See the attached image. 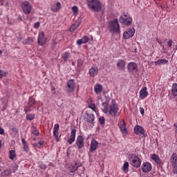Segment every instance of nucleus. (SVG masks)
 I'll list each match as a JSON object with an SVG mask.
<instances>
[{"label":"nucleus","mask_w":177,"mask_h":177,"mask_svg":"<svg viewBox=\"0 0 177 177\" xmlns=\"http://www.w3.org/2000/svg\"><path fill=\"white\" fill-rule=\"evenodd\" d=\"M106 101L102 102V111L104 114H109L111 117H118L120 114L118 113V111L120 109H118V105L117 104V102H115V100H112L111 103H110V97H106Z\"/></svg>","instance_id":"nucleus-1"},{"label":"nucleus","mask_w":177,"mask_h":177,"mask_svg":"<svg viewBox=\"0 0 177 177\" xmlns=\"http://www.w3.org/2000/svg\"><path fill=\"white\" fill-rule=\"evenodd\" d=\"M88 6L93 12H102L103 10V4L99 0H88Z\"/></svg>","instance_id":"nucleus-2"},{"label":"nucleus","mask_w":177,"mask_h":177,"mask_svg":"<svg viewBox=\"0 0 177 177\" xmlns=\"http://www.w3.org/2000/svg\"><path fill=\"white\" fill-rule=\"evenodd\" d=\"M128 160L130 165L133 167V168H140V167L142 165V160L140 158H139V157H138V155L135 153L129 155Z\"/></svg>","instance_id":"nucleus-3"},{"label":"nucleus","mask_w":177,"mask_h":177,"mask_svg":"<svg viewBox=\"0 0 177 177\" xmlns=\"http://www.w3.org/2000/svg\"><path fill=\"white\" fill-rule=\"evenodd\" d=\"M109 28V31L118 34V32H120V24H118V19H114L113 21H110Z\"/></svg>","instance_id":"nucleus-4"},{"label":"nucleus","mask_w":177,"mask_h":177,"mask_svg":"<svg viewBox=\"0 0 177 177\" xmlns=\"http://www.w3.org/2000/svg\"><path fill=\"white\" fill-rule=\"evenodd\" d=\"M119 21L125 26H131L132 24V18L127 14H123L120 17Z\"/></svg>","instance_id":"nucleus-5"},{"label":"nucleus","mask_w":177,"mask_h":177,"mask_svg":"<svg viewBox=\"0 0 177 177\" xmlns=\"http://www.w3.org/2000/svg\"><path fill=\"white\" fill-rule=\"evenodd\" d=\"M21 9L25 15H30L32 10V6L28 1H24L21 3Z\"/></svg>","instance_id":"nucleus-6"},{"label":"nucleus","mask_w":177,"mask_h":177,"mask_svg":"<svg viewBox=\"0 0 177 177\" xmlns=\"http://www.w3.org/2000/svg\"><path fill=\"white\" fill-rule=\"evenodd\" d=\"M133 35H135V29L133 28H128L123 32L124 39H129V38H132Z\"/></svg>","instance_id":"nucleus-7"},{"label":"nucleus","mask_w":177,"mask_h":177,"mask_svg":"<svg viewBox=\"0 0 177 177\" xmlns=\"http://www.w3.org/2000/svg\"><path fill=\"white\" fill-rule=\"evenodd\" d=\"M118 126L123 136H127V135L128 134V131L127 130V125L125 124V121L124 120H121L118 123Z\"/></svg>","instance_id":"nucleus-8"},{"label":"nucleus","mask_w":177,"mask_h":177,"mask_svg":"<svg viewBox=\"0 0 177 177\" xmlns=\"http://www.w3.org/2000/svg\"><path fill=\"white\" fill-rule=\"evenodd\" d=\"M171 164L174 168L173 172L174 174H177V153H173L171 159Z\"/></svg>","instance_id":"nucleus-9"},{"label":"nucleus","mask_w":177,"mask_h":177,"mask_svg":"<svg viewBox=\"0 0 177 177\" xmlns=\"http://www.w3.org/2000/svg\"><path fill=\"white\" fill-rule=\"evenodd\" d=\"M37 42L39 45H40V46H43V45H45V44H46V37H45V34L44 33V31H41L39 32Z\"/></svg>","instance_id":"nucleus-10"},{"label":"nucleus","mask_w":177,"mask_h":177,"mask_svg":"<svg viewBox=\"0 0 177 177\" xmlns=\"http://www.w3.org/2000/svg\"><path fill=\"white\" fill-rule=\"evenodd\" d=\"M98 147L99 142L96 140H95V138L92 139L90 144V153H94L95 151H96V150H97Z\"/></svg>","instance_id":"nucleus-11"},{"label":"nucleus","mask_w":177,"mask_h":177,"mask_svg":"<svg viewBox=\"0 0 177 177\" xmlns=\"http://www.w3.org/2000/svg\"><path fill=\"white\" fill-rule=\"evenodd\" d=\"M75 88V83L73 80H70L67 82L66 86V91L68 93H71V92H74V89Z\"/></svg>","instance_id":"nucleus-12"},{"label":"nucleus","mask_w":177,"mask_h":177,"mask_svg":"<svg viewBox=\"0 0 177 177\" xmlns=\"http://www.w3.org/2000/svg\"><path fill=\"white\" fill-rule=\"evenodd\" d=\"M75 145L80 150L82 149L85 146V143L84 142V138L82 136H78L76 139Z\"/></svg>","instance_id":"nucleus-13"},{"label":"nucleus","mask_w":177,"mask_h":177,"mask_svg":"<svg viewBox=\"0 0 177 177\" xmlns=\"http://www.w3.org/2000/svg\"><path fill=\"white\" fill-rule=\"evenodd\" d=\"M152 167L151 164L149 162H143L141 166V169L142 172L145 174H147L148 172H150L151 171Z\"/></svg>","instance_id":"nucleus-14"},{"label":"nucleus","mask_w":177,"mask_h":177,"mask_svg":"<svg viewBox=\"0 0 177 177\" xmlns=\"http://www.w3.org/2000/svg\"><path fill=\"white\" fill-rule=\"evenodd\" d=\"M84 120L86 121V122H93L95 121V115L89 112V111H86Z\"/></svg>","instance_id":"nucleus-15"},{"label":"nucleus","mask_w":177,"mask_h":177,"mask_svg":"<svg viewBox=\"0 0 177 177\" xmlns=\"http://www.w3.org/2000/svg\"><path fill=\"white\" fill-rule=\"evenodd\" d=\"M59 128H60V126L59 124H55L53 127V136L56 140V142L60 141V138L59 137Z\"/></svg>","instance_id":"nucleus-16"},{"label":"nucleus","mask_w":177,"mask_h":177,"mask_svg":"<svg viewBox=\"0 0 177 177\" xmlns=\"http://www.w3.org/2000/svg\"><path fill=\"white\" fill-rule=\"evenodd\" d=\"M127 69L130 73H137L138 65L135 62H129L127 65Z\"/></svg>","instance_id":"nucleus-17"},{"label":"nucleus","mask_w":177,"mask_h":177,"mask_svg":"<svg viewBox=\"0 0 177 177\" xmlns=\"http://www.w3.org/2000/svg\"><path fill=\"white\" fill-rule=\"evenodd\" d=\"M77 134V130L75 129H72L71 131L70 138L68 140V143L69 145H73L75 142V136Z\"/></svg>","instance_id":"nucleus-18"},{"label":"nucleus","mask_w":177,"mask_h":177,"mask_svg":"<svg viewBox=\"0 0 177 177\" xmlns=\"http://www.w3.org/2000/svg\"><path fill=\"white\" fill-rule=\"evenodd\" d=\"M98 71L99 68H97V66H96L95 65H93L88 71L90 77H96V75H97Z\"/></svg>","instance_id":"nucleus-19"},{"label":"nucleus","mask_w":177,"mask_h":177,"mask_svg":"<svg viewBox=\"0 0 177 177\" xmlns=\"http://www.w3.org/2000/svg\"><path fill=\"white\" fill-rule=\"evenodd\" d=\"M147 96H149V92L147 91V87H143L140 91V99L141 100H143V99H145Z\"/></svg>","instance_id":"nucleus-20"},{"label":"nucleus","mask_w":177,"mask_h":177,"mask_svg":"<svg viewBox=\"0 0 177 177\" xmlns=\"http://www.w3.org/2000/svg\"><path fill=\"white\" fill-rule=\"evenodd\" d=\"M60 8H62V3H60V2H57L51 5L50 10L56 12L58 10H60Z\"/></svg>","instance_id":"nucleus-21"},{"label":"nucleus","mask_w":177,"mask_h":177,"mask_svg":"<svg viewBox=\"0 0 177 177\" xmlns=\"http://www.w3.org/2000/svg\"><path fill=\"white\" fill-rule=\"evenodd\" d=\"M134 133L136 135H145V129L141 126L137 125L134 127Z\"/></svg>","instance_id":"nucleus-22"},{"label":"nucleus","mask_w":177,"mask_h":177,"mask_svg":"<svg viewBox=\"0 0 177 177\" xmlns=\"http://www.w3.org/2000/svg\"><path fill=\"white\" fill-rule=\"evenodd\" d=\"M94 92L95 95H100L103 92V86L102 84H96L94 86Z\"/></svg>","instance_id":"nucleus-23"},{"label":"nucleus","mask_w":177,"mask_h":177,"mask_svg":"<svg viewBox=\"0 0 177 177\" xmlns=\"http://www.w3.org/2000/svg\"><path fill=\"white\" fill-rule=\"evenodd\" d=\"M126 62L122 59H118L116 64V66L119 70H124L125 68Z\"/></svg>","instance_id":"nucleus-24"},{"label":"nucleus","mask_w":177,"mask_h":177,"mask_svg":"<svg viewBox=\"0 0 177 177\" xmlns=\"http://www.w3.org/2000/svg\"><path fill=\"white\" fill-rule=\"evenodd\" d=\"M88 41L89 37L88 36H84L82 39L77 40V45L80 46L84 44H86Z\"/></svg>","instance_id":"nucleus-25"},{"label":"nucleus","mask_w":177,"mask_h":177,"mask_svg":"<svg viewBox=\"0 0 177 177\" xmlns=\"http://www.w3.org/2000/svg\"><path fill=\"white\" fill-rule=\"evenodd\" d=\"M171 92L173 96L172 97L173 99H177V84L176 83L173 84L171 89Z\"/></svg>","instance_id":"nucleus-26"},{"label":"nucleus","mask_w":177,"mask_h":177,"mask_svg":"<svg viewBox=\"0 0 177 177\" xmlns=\"http://www.w3.org/2000/svg\"><path fill=\"white\" fill-rule=\"evenodd\" d=\"M151 160L155 161V162L156 164H158V165H161V160H160V157L158 156H157L155 153L151 154Z\"/></svg>","instance_id":"nucleus-27"},{"label":"nucleus","mask_w":177,"mask_h":177,"mask_svg":"<svg viewBox=\"0 0 177 177\" xmlns=\"http://www.w3.org/2000/svg\"><path fill=\"white\" fill-rule=\"evenodd\" d=\"M68 169H69L70 172L73 174V172H75V171H77V169H78V163L77 162H75V164L71 165L68 167Z\"/></svg>","instance_id":"nucleus-28"},{"label":"nucleus","mask_w":177,"mask_h":177,"mask_svg":"<svg viewBox=\"0 0 177 177\" xmlns=\"http://www.w3.org/2000/svg\"><path fill=\"white\" fill-rule=\"evenodd\" d=\"M21 142L24 151H26V153H28V151H30V148L28 147L27 142H26V140H24V138H21Z\"/></svg>","instance_id":"nucleus-29"},{"label":"nucleus","mask_w":177,"mask_h":177,"mask_svg":"<svg viewBox=\"0 0 177 177\" xmlns=\"http://www.w3.org/2000/svg\"><path fill=\"white\" fill-rule=\"evenodd\" d=\"M12 175V171L10 169H5L1 174V177H8Z\"/></svg>","instance_id":"nucleus-30"},{"label":"nucleus","mask_w":177,"mask_h":177,"mask_svg":"<svg viewBox=\"0 0 177 177\" xmlns=\"http://www.w3.org/2000/svg\"><path fill=\"white\" fill-rule=\"evenodd\" d=\"M168 64V60L165 59H158L155 62L156 66H160V64Z\"/></svg>","instance_id":"nucleus-31"},{"label":"nucleus","mask_w":177,"mask_h":177,"mask_svg":"<svg viewBox=\"0 0 177 177\" xmlns=\"http://www.w3.org/2000/svg\"><path fill=\"white\" fill-rule=\"evenodd\" d=\"M78 27H80V24H73L71 26L69 30L71 31V32H73V31L77 30Z\"/></svg>","instance_id":"nucleus-32"},{"label":"nucleus","mask_w":177,"mask_h":177,"mask_svg":"<svg viewBox=\"0 0 177 177\" xmlns=\"http://www.w3.org/2000/svg\"><path fill=\"white\" fill-rule=\"evenodd\" d=\"M9 154L10 160H15V158L16 157V151L15 150H10Z\"/></svg>","instance_id":"nucleus-33"},{"label":"nucleus","mask_w":177,"mask_h":177,"mask_svg":"<svg viewBox=\"0 0 177 177\" xmlns=\"http://www.w3.org/2000/svg\"><path fill=\"white\" fill-rule=\"evenodd\" d=\"M128 169H129V163L128 162H126L123 165L122 171L124 172H128Z\"/></svg>","instance_id":"nucleus-34"},{"label":"nucleus","mask_w":177,"mask_h":177,"mask_svg":"<svg viewBox=\"0 0 177 177\" xmlns=\"http://www.w3.org/2000/svg\"><path fill=\"white\" fill-rule=\"evenodd\" d=\"M71 9H72L73 16H77V15H78V7L75 6H73Z\"/></svg>","instance_id":"nucleus-35"},{"label":"nucleus","mask_w":177,"mask_h":177,"mask_svg":"<svg viewBox=\"0 0 177 177\" xmlns=\"http://www.w3.org/2000/svg\"><path fill=\"white\" fill-rule=\"evenodd\" d=\"M35 103V100H34V98L32 97H29V100L28 102V107H31V106H32V104H34Z\"/></svg>","instance_id":"nucleus-36"},{"label":"nucleus","mask_w":177,"mask_h":177,"mask_svg":"<svg viewBox=\"0 0 177 177\" xmlns=\"http://www.w3.org/2000/svg\"><path fill=\"white\" fill-rule=\"evenodd\" d=\"M32 133L33 135H35V136H38V135H39V131H38V129H37L35 127H33L32 128Z\"/></svg>","instance_id":"nucleus-37"},{"label":"nucleus","mask_w":177,"mask_h":177,"mask_svg":"<svg viewBox=\"0 0 177 177\" xmlns=\"http://www.w3.org/2000/svg\"><path fill=\"white\" fill-rule=\"evenodd\" d=\"M34 118H35V115H34V114L26 115V120H28L29 121H32V120H34Z\"/></svg>","instance_id":"nucleus-38"},{"label":"nucleus","mask_w":177,"mask_h":177,"mask_svg":"<svg viewBox=\"0 0 177 177\" xmlns=\"http://www.w3.org/2000/svg\"><path fill=\"white\" fill-rule=\"evenodd\" d=\"M8 75V72L0 70V78H3V77H6Z\"/></svg>","instance_id":"nucleus-39"},{"label":"nucleus","mask_w":177,"mask_h":177,"mask_svg":"<svg viewBox=\"0 0 177 177\" xmlns=\"http://www.w3.org/2000/svg\"><path fill=\"white\" fill-rule=\"evenodd\" d=\"M104 121H105L104 117L100 116L99 118V122L101 124V125H103L104 124Z\"/></svg>","instance_id":"nucleus-40"},{"label":"nucleus","mask_w":177,"mask_h":177,"mask_svg":"<svg viewBox=\"0 0 177 177\" xmlns=\"http://www.w3.org/2000/svg\"><path fill=\"white\" fill-rule=\"evenodd\" d=\"M39 167L41 169H46V168H48V166H46L45 164L44 163H40L39 164Z\"/></svg>","instance_id":"nucleus-41"},{"label":"nucleus","mask_w":177,"mask_h":177,"mask_svg":"<svg viewBox=\"0 0 177 177\" xmlns=\"http://www.w3.org/2000/svg\"><path fill=\"white\" fill-rule=\"evenodd\" d=\"M63 59H64V62L67 61V59H68V53H64Z\"/></svg>","instance_id":"nucleus-42"},{"label":"nucleus","mask_w":177,"mask_h":177,"mask_svg":"<svg viewBox=\"0 0 177 177\" xmlns=\"http://www.w3.org/2000/svg\"><path fill=\"white\" fill-rule=\"evenodd\" d=\"M89 109H91V110H93L95 111V109H96V106L94 105V104H91L88 105Z\"/></svg>","instance_id":"nucleus-43"},{"label":"nucleus","mask_w":177,"mask_h":177,"mask_svg":"<svg viewBox=\"0 0 177 177\" xmlns=\"http://www.w3.org/2000/svg\"><path fill=\"white\" fill-rule=\"evenodd\" d=\"M44 143H45V142L44 141H40L38 143L36 144L37 147H39V146H44Z\"/></svg>","instance_id":"nucleus-44"},{"label":"nucleus","mask_w":177,"mask_h":177,"mask_svg":"<svg viewBox=\"0 0 177 177\" xmlns=\"http://www.w3.org/2000/svg\"><path fill=\"white\" fill-rule=\"evenodd\" d=\"M35 40V37H28V41L30 44V42H34V41Z\"/></svg>","instance_id":"nucleus-45"},{"label":"nucleus","mask_w":177,"mask_h":177,"mask_svg":"<svg viewBox=\"0 0 177 177\" xmlns=\"http://www.w3.org/2000/svg\"><path fill=\"white\" fill-rule=\"evenodd\" d=\"M39 26H40L39 22H36V23L34 24V28H39Z\"/></svg>","instance_id":"nucleus-46"},{"label":"nucleus","mask_w":177,"mask_h":177,"mask_svg":"<svg viewBox=\"0 0 177 177\" xmlns=\"http://www.w3.org/2000/svg\"><path fill=\"white\" fill-rule=\"evenodd\" d=\"M82 62L81 60H77V67H82Z\"/></svg>","instance_id":"nucleus-47"},{"label":"nucleus","mask_w":177,"mask_h":177,"mask_svg":"<svg viewBox=\"0 0 177 177\" xmlns=\"http://www.w3.org/2000/svg\"><path fill=\"white\" fill-rule=\"evenodd\" d=\"M140 113L143 115L145 114V109L143 107H140Z\"/></svg>","instance_id":"nucleus-48"},{"label":"nucleus","mask_w":177,"mask_h":177,"mask_svg":"<svg viewBox=\"0 0 177 177\" xmlns=\"http://www.w3.org/2000/svg\"><path fill=\"white\" fill-rule=\"evenodd\" d=\"M22 44H23L24 45H27V44H30L29 41H28V39H26L25 40H24V41H22Z\"/></svg>","instance_id":"nucleus-49"},{"label":"nucleus","mask_w":177,"mask_h":177,"mask_svg":"<svg viewBox=\"0 0 177 177\" xmlns=\"http://www.w3.org/2000/svg\"><path fill=\"white\" fill-rule=\"evenodd\" d=\"M167 46H169V48H171V46H172V41L169 40L167 43Z\"/></svg>","instance_id":"nucleus-50"},{"label":"nucleus","mask_w":177,"mask_h":177,"mask_svg":"<svg viewBox=\"0 0 177 177\" xmlns=\"http://www.w3.org/2000/svg\"><path fill=\"white\" fill-rule=\"evenodd\" d=\"M4 132H5V131L3 130V129L0 127V135H3Z\"/></svg>","instance_id":"nucleus-51"},{"label":"nucleus","mask_w":177,"mask_h":177,"mask_svg":"<svg viewBox=\"0 0 177 177\" xmlns=\"http://www.w3.org/2000/svg\"><path fill=\"white\" fill-rule=\"evenodd\" d=\"M1 6H3V0H0Z\"/></svg>","instance_id":"nucleus-52"},{"label":"nucleus","mask_w":177,"mask_h":177,"mask_svg":"<svg viewBox=\"0 0 177 177\" xmlns=\"http://www.w3.org/2000/svg\"><path fill=\"white\" fill-rule=\"evenodd\" d=\"M16 169H17V167H15V168L13 169V172H16Z\"/></svg>","instance_id":"nucleus-53"},{"label":"nucleus","mask_w":177,"mask_h":177,"mask_svg":"<svg viewBox=\"0 0 177 177\" xmlns=\"http://www.w3.org/2000/svg\"><path fill=\"white\" fill-rule=\"evenodd\" d=\"M0 147H2V141L0 140Z\"/></svg>","instance_id":"nucleus-54"},{"label":"nucleus","mask_w":177,"mask_h":177,"mask_svg":"<svg viewBox=\"0 0 177 177\" xmlns=\"http://www.w3.org/2000/svg\"><path fill=\"white\" fill-rule=\"evenodd\" d=\"M56 44H57V42H55V41H53V44L56 45Z\"/></svg>","instance_id":"nucleus-55"},{"label":"nucleus","mask_w":177,"mask_h":177,"mask_svg":"<svg viewBox=\"0 0 177 177\" xmlns=\"http://www.w3.org/2000/svg\"><path fill=\"white\" fill-rule=\"evenodd\" d=\"M174 126L176 128H177V123H175V124H174Z\"/></svg>","instance_id":"nucleus-56"},{"label":"nucleus","mask_w":177,"mask_h":177,"mask_svg":"<svg viewBox=\"0 0 177 177\" xmlns=\"http://www.w3.org/2000/svg\"><path fill=\"white\" fill-rule=\"evenodd\" d=\"M0 55H2V50H0Z\"/></svg>","instance_id":"nucleus-57"},{"label":"nucleus","mask_w":177,"mask_h":177,"mask_svg":"<svg viewBox=\"0 0 177 177\" xmlns=\"http://www.w3.org/2000/svg\"><path fill=\"white\" fill-rule=\"evenodd\" d=\"M19 19H20V20H21V17H19Z\"/></svg>","instance_id":"nucleus-58"},{"label":"nucleus","mask_w":177,"mask_h":177,"mask_svg":"<svg viewBox=\"0 0 177 177\" xmlns=\"http://www.w3.org/2000/svg\"><path fill=\"white\" fill-rule=\"evenodd\" d=\"M52 91H55V88H53Z\"/></svg>","instance_id":"nucleus-59"}]
</instances>
